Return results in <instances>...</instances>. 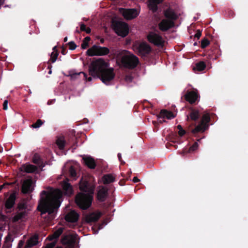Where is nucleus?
<instances>
[{"label":"nucleus","mask_w":248,"mask_h":248,"mask_svg":"<svg viewBox=\"0 0 248 248\" xmlns=\"http://www.w3.org/2000/svg\"><path fill=\"white\" fill-rule=\"evenodd\" d=\"M67 39H68L67 37H65L64 38V41L65 42H66L67 41Z\"/></svg>","instance_id":"680f3d73"},{"label":"nucleus","mask_w":248,"mask_h":248,"mask_svg":"<svg viewBox=\"0 0 248 248\" xmlns=\"http://www.w3.org/2000/svg\"><path fill=\"white\" fill-rule=\"evenodd\" d=\"M54 246H55V243H51L46 246V248H53Z\"/></svg>","instance_id":"49530a36"},{"label":"nucleus","mask_w":248,"mask_h":248,"mask_svg":"<svg viewBox=\"0 0 248 248\" xmlns=\"http://www.w3.org/2000/svg\"><path fill=\"white\" fill-rule=\"evenodd\" d=\"M33 182L31 179L25 180L22 184L21 191L24 194H29L32 192L33 188L32 186Z\"/></svg>","instance_id":"ddd939ff"},{"label":"nucleus","mask_w":248,"mask_h":248,"mask_svg":"<svg viewBox=\"0 0 248 248\" xmlns=\"http://www.w3.org/2000/svg\"><path fill=\"white\" fill-rule=\"evenodd\" d=\"M174 25V22L169 19H163L159 24V29L162 31H166L173 27Z\"/></svg>","instance_id":"4468645a"},{"label":"nucleus","mask_w":248,"mask_h":248,"mask_svg":"<svg viewBox=\"0 0 248 248\" xmlns=\"http://www.w3.org/2000/svg\"><path fill=\"white\" fill-rule=\"evenodd\" d=\"M51 73V70H50V71H49V74H50Z\"/></svg>","instance_id":"0e129e2a"},{"label":"nucleus","mask_w":248,"mask_h":248,"mask_svg":"<svg viewBox=\"0 0 248 248\" xmlns=\"http://www.w3.org/2000/svg\"><path fill=\"white\" fill-rule=\"evenodd\" d=\"M163 0H150L149 1L148 7L149 9L153 12L157 10V4L161 2Z\"/></svg>","instance_id":"a878e982"},{"label":"nucleus","mask_w":248,"mask_h":248,"mask_svg":"<svg viewBox=\"0 0 248 248\" xmlns=\"http://www.w3.org/2000/svg\"><path fill=\"white\" fill-rule=\"evenodd\" d=\"M172 139H173V140L171 141L173 142H178V140H180L179 137H178L177 135H176V133H172Z\"/></svg>","instance_id":"a19ab883"},{"label":"nucleus","mask_w":248,"mask_h":248,"mask_svg":"<svg viewBox=\"0 0 248 248\" xmlns=\"http://www.w3.org/2000/svg\"><path fill=\"white\" fill-rule=\"evenodd\" d=\"M139 54L142 56L148 54L151 51L150 46L146 43H141L138 47Z\"/></svg>","instance_id":"2eb2a0df"},{"label":"nucleus","mask_w":248,"mask_h":248,"mask_svg":"<svg viewBox=\"0 0 248 248\" xmlns=\"http://www.w3.org/2000/svg\"><path fill=\"white\" fill-rule=\"evenodd\" d=\"M210 42L209 40L206 38L202 39L201 41V47L202 48L206 47L208 45H209Z\"/></svg>","instance_id":"58836bf2"},{"label":"nucleus","mask_w":248,"mask_h":248,"mask_svg":"<svg viewBox=\"0 0 248 248\" xmlns=\"http://www.w3.org/2000/svg\"><path fill=\"white\" fill-rule=\"evenodd\" d=\"M103 181L105 185L108 184L115 181V177L111 174H105L103 177Z\"/></svg>","instance_id":"c85d7f7f"},{"label":"nucleus","mask_w":248,"mask_h":248,"mask_svg":"<svg viewBox=\"0 0 248 248\" xmlns=\"http://www.w3.org/2000/svg\"><path fill=\"white\" fill-rule=\"evenodd\" d=\"M62 193L60 189L50 191L43 190L40 194V199L37 210L41 212L42 217L46 221H51L55 218V214L60 206V199Z\"/></svg>","instance_id":"f257e3e1"},{"label":"nucleus","mask_w":248,"mask_h":248,"mask_svg":"<svg viewBox=\"0 0 248 248\" xmlns=\"http://www.w3.org/2000/svg\"><path fill=\"white\" fill-rule=\"evenodd\" d=\"M198 97L197 93L194 91L189 92L185 95L186 100L190 104L194 103L197 99Z\"/></svg>","instance_id":"4be33fe9"},{"label":"nucleus","mask_w":248,"mask_h":248,"mask_svg":"<svg viewBox=\"0 0 248 248\" xmlns=\"http://www.w3.org/2000/svg\"><path fill=\"white\" fill-rule=\"evenodd\" d=\"M109 52V49L107 47H102L94 45L86 51V54L89 56H104Z\"/></svg>","instance_id":"39448f33"},{"label":"nucleus","mask_w":248,"mask_h":248,"mask_svg":"<svg viewBox=\"0 0 248 248\" xmlns=\"http://www.w3.org/2000/svg\"><path fill=\"white\" fill-rule=\"evenodd\" d=\"M42 125H30L31 127L33 128H38L40 127Z\"/></svg>","instance_id":"603ef678"},{"label":"nucleus","mask_w":248,"mask_h":248,"mask_svg":"<svg viewBox=\"0 0 248 248\" xmlns=\"http://www.w3.org/2000/svg\"><path fill=\"white\" fill-rule=\"evenodd\" d=\"M9 184L8 183H5L2 185L0 186V191H1L2 189H3L6 186H9Z\"/></svg>","instance_id":"8fccbe9b"},{"label":"nucleus","mask_w":248,"mask_h":248,"mask_svg":"<svg viewBox=\"0 0 248 248\" xmlns=\"http://www.w3.org/2000/svg\"><path fill=\"white\" fill-rule=\"evenodd\" d=\"M86 26L84 24H80V30L81 31H85L86 29Z\"/></svg>","instance_id":"de8ad7c7"},{"label":"nucleus","mask_w":248,"mask_h":248,"mask_svg":"<svg viewBox=\"0 0 248 248\" xmlns=\"http://www.w3.org/2000/svg\"><path fill=\"white\" fill-rule=\"evenodd\" d=\"M44 123L41 120L38 119L34 124H43Z\"/></svg>","instance_id":"864d4df0"},{"label":"nucleus","mask_w":248,"mask_h":248,"mask_svg":"<svg viewBox=\"0 0 248 248\" xmlns=\"http://www.w3.org/2000/svg\"><path fill=\"white\" fill-rule=\"evenodd\" d=\"M79 218L78 214L74 210H72L68 213L65 216V219L69 222H76Z\"/></svg>","instance_id":"dca6fc26"},{"label":"nucleus","mask_w":248,"mask_h":248,"mask_svg":"<svg viewBox=\"0 0 248 248\" xmlns=\"http://www.w3.org/2000/svg\"><path fill=\"white\" fill-rule=\"evenodd\" d=\"M206 67V65L203 62H200L196 63L195 67H193L194 70L198 71H202Z\"/></svg>","instance_id":"72a5a7b5"},{"label":"nucleus","mask_w":248,"mask_h":248,"mask_svg":"<svg viewBox=\"0 0 248 248\" xmlns=\"http://www.w3.org/2000/svg\"><path fill=\"white\" fill-rule=\"evenodd\" d=\"M120 12L123 15L124 18L127 20H130L136 17L139 13L138 11L134 9H119Z\"/></svg>","instance_id":"9d476101"},{"label":"nucleus","mask_w":248,"mask_h":248,"mask_svg":"<svg viewBox=\"0 0 248 248\" xmlns=\"http://www.w3.org/2000/svg\"><path fill=\"white\" fill-rule=\"evenodd\" d=\"M58 54L59 53L56 49V46H54L53 48V52L51 53L50 55V61L53 63L55 62L57 59Z\"/></svg>","instance_id":"473e14b6"},{"label":"nucleus","mask_w":248,"mask_h":248,"mask_svg":"<svg viewBox=\"0 0 248 248\" xmlns=\"http://www.w3.org/2000/svg\"><path fill=\"white\" fill-rule=\"evenodd\" d=\"M80 73L83 74L84 75V77H85L86 78H87V75H86L85 73H83V72L80 73ZM78 74H79V73Z\"/></svg>","instance_id":"bf43d9fd"},{"label":"nucleus","mask_w":248,"mask_h":248,"mask_svg":"<svg viewBox=\"0 0 248 248\" xmlns=\"http://www.w3.org/2000/svg\"><path fill=\"white\" fill-rule=\"evenodd\" d=\"M28 216L27 211H19L17 210L16 215L12 217L13 222H16L19 221H23Z\"/></svg>","instance_id":"a211bd4d"},{"label":"nucleus","mask_w":248,"mask_h":248,"mask_svg":"<svg viewBox=\"0 0 248 248\" xmlns=\"http://www.w3.org/2000/svg\"><path fill=\"white\" fill-rule=\"evenodd\" d=\"M84 164L90 169H94L96 164L93 158L91 156H85L83 157Z\"/></svg>","instance_id":"412c9836"},{"label":"nucleus","mask_w":248,"mask_h":248,"mask_svg":"<svg viewBox=\"0 0 248 248\" xmlns=\"http://www.w3.org/2000/svg\"><path fill=\"white\" fill-rule=\"evenodd\" d=\"M109 63L102 58H98L93 61L89 66L90 74L94 78H99L101 73L108 67Z\"/></svg>","instance_id":"20e7f679"},{"label":"nucleus","mask_w":248,"mask_h":248,"mask_svg":"<svg viewBox=\"0 0 248 248\" xmlns=\"http://www.w3.org/2000/svg\"><path fill=\"white\" fill-rule=\"evenodd\" d=\"M88 123V120H84L83 122V124H85L86 123Z\"/></svg>","instance_id":"13d9d810"},{"label":"nucleus","mask_w":248,"mask_h":248,"mask_svg":"<svg viewBox=\"0 0 248 248\" xmlns=\"http://www.w3.org/2000/svg\"><path fill=\"white\" fill-rule=\"evenodd\" d=\"M148 41L154 45L158 46H163L165 44V41L159 34L151 32L147 36Z\"/></svg>","instance_id":"6e6552de"},{"label":"nucleus","mask_w":248,"mask_h":248,"mask_svg":"<svg viewBox=\"0 0 248 248\" xmlns=\"http://www.w3.org/2000/svg\"><path fill=\"white\" fill-rule=\"evenodd\" d=\"M16 196L15 193H11L5 202V207L7 209H11L15 204Z\"/></svg>","instance_id":"f3484780"},{"label":"nucleus","mask_w":248,"mask_h":248,"mask_svg":"<svg viewBox=\"0 0 248 248\" xmlns=\"http://www.w3.org/2000/svg\"><path fill=\"white\" fill-rule=\"evenodd\" d=\"M125 80L127 82H131L132 80V77L131 75L126 76Z\"/></svg>","instance_id":"c03bdc74"},{"label":"nucleus","mask_w":248,"mask_h":248,"mask_svg":"<svg viewBox=\"0 0 248 248\" xmlns=\"http://www.w3.org/2000/svg\"><path fill=\"white\" fill-rule=\"evenodd\" d=\"M68 45L69 46V49H71V50H74L75 49H76V48L77 47L76 45L73 41L69 42Z\"/></svg>","instance_id":"79ce46f5"},{"label":"nucleus","mask_w":248,"mask_h":248,"mask_svg":"<svg viewBox=\"0 0 248 248\" xmlns=\"http://www.w3.org/2000/svg\"><path fill=\"white\" fill-rule=\"evenodd\" d=\"M89 43L84 41H83V42L81 44V47L83 49H85L88 46Z\"/></svg>","instance_id":"37998d69"},{"label":"nucleus","mask_w":248,"mask_h":248,"mask_svg":"<svg viewBox=\"0 0 248 248\" xmlns=\"http://www.w3.org/2000/svg\"><path fill=\"white\" fill-rule=\"evenodd\" d=\"M56 144L60 150H63L65 145L64 137L62 136L58 137L56 140Z\"/></svg>","instance_id":"c756f323"},{"label":"nucleus","mask_w":248,"mask_h":248,"mask_svg":"<svg viewBox=\"0 0 248 248\" xmlns=\"http://www.w3.org/2000/svg\"><path fill=\"white\" fill-rule=\"evenodd\" d=\"M202 139V138H200V139H199L197 140L198 141H200V140Z\"/></svg>","instance_id":"e2e57ef3"},{"label":"nucleus","mask_w":248,"mask_h":248,"mask_svg":"<svg viewBox=\"0 0 248 248\" xmlns=\"http://www.w3.org/2000/svg\"><path fill=\"white\" fill-rule=\"evenodd\" d=\"M176 127L177 129L178 130L177 133L180 137H182L186 133V131L182 128L181 125H177Z\"/></svg>","instance_id":"e433bc0d"},{"label":"nucleus","mask_w":248,"mask_h":248,"mask_svg":"<svg viewBox=\"0 0 248 248\" xmlns=\"http://www.w3.org/2000/svg\"><path fill=\"white\" fill-rule=\"evenodd\" d=\"M118 157L119 161H121L122 163H123V164L125 163L124 162L122 159V155L120 153L118 154Z\"/></svg>","instance_id":"09e8293b"},{"label":"nucleus","mask_w":248,"mask_h":248,"mask_svg":"<svg viewBox=\"0 0 248 248\" xmlns=\"http://www.w3.org/2000/svg\"><path fill=\"white\" fill-rule=\"evenodd\" d=\"M62 186L65 195L71 196L73 193V187L72 185L67 182L64 181Z\"/></svg>","instance_id":"b1692460"},{"label":"nucleus","mask_w":248,"mask_h":248,"mask_svg":"<svg viewBox=\"0 0 248 248\" xmlns=\"http://www.w3.org/2000/svg\"><path fill=\"white\" fill-rule=\"evenodd\" d=\"M201 32L200 31H198L196 34H195V37L199 38L201 36Z\"/></svg>","instance_id":"5fc2aeb1"},{"label":"nucleus","mask_w":248,"mask_h":248,"mask_svg":"<svg viewBox=\"0 0 248 248\" xmlns=\"http://www.w3.org/2000/svg\"><path fill=\"white\" fill-rule=\"evenodd\" d=\"M198 146H199V145L197 142H194V144L192 145V146H191L189 148V152L195 151L198 148Z\"/></svg>","instance_id":"ea45409f"},{"label":"nucleus","mask_w":248,"mask_h":248,"mask_svg":"<svg viewBox=\"0 0 248 248\" xmlns=\"http://www.w3.org/2000/svg\"><path fill=\"white\" fill-rule=\"evenodd\" d=\"M100 213H96L94 212L90 213L85 217V220L87 223L95 222L98 221L100 217Z\"/></svg>","instance_id":"6ab92c4d"},{"label":"nucleus","mask_w":248,"mask_h":248,"mask_svg":"<svg viewBox=\"0 0 248 248\" xmlns=\"http://www.w3.org/2000/svg\"><path fill=\"white\" fill-rule=\"evenodd\" d=\"M129 173H130V174H131V173H132V172H131V171L129 172Z\"/></svg>","instance_id":"338daca9"},{"label":"nucleus","mask_w":248,"mask_h":248,"mask_svg":"<svg viewBox=\"0 0 248 248\" xmlns=\"http://www.w3.org/2000/svg\"><path fill=\"white\" fill-rule=\"evenodd\" d=\"M129 173H130V174H131V173H132V172H131V171L129 172Z\"/></svg>","instance_id":"774afa93"},{"label":"nucleus","mask_w":248,"mask_h":248,"mask_svg":"<svg viewBox=\"0 0 248 248\" xmlns=\"http://www.w3.org/2000/svg\"><path fill=\"white\" fill-rule=\"evenodd\" d=\"M5 128V127H4V126H2V127H1L2 129H4V128Z\"/></svg>","instance_id":"69168bd1"},{"label":"nucleus","mask_w":248,"mask_h":248,"mask_svg":"<svg viewBox=\"0 0 248 248\" xmlns=\"http://www.w3.org/2000/svg\"><path fill=\"white\" fill-rule=\"evenodd\" d=\"M70 176L72 178H75L77 177V172L74 167L72 166H70L69 170Z\"/></svg>","instance_id":"4c0bfd02"},{"label":"nucleus","mask_w":248,"mask_h":248,"mask_svg":"<svg viewBox=\"0 0 248 248\" xmlns=\"http://www.w3.org/2000/svg\"><path fill=\"white\" fill-rule=\"evenodd\" d=\"M113 24L114 30L118 35L125 37L128 34L129 28L127 24L121 21L114 22Z\"/></svg>","instance_id":"423d86ee"},{"label":"nucleus","mask_w":248,"mask_h":248,"mask_svg":"<svg viewBox=\"0 0 248 248\" xmlns=\"http://www.w3.org/2000/svg\"><path fill=\"white\" fill-rule=\"evenodd\" d=\"M116 62L121 66L132 69L138 64L139 59L136 56L125 50H121L116 54Z\"/></svg>","instance_id":"7ed1b4c3"},{"label":"nucleus","mask_w":248,"mask_h":248,"mask_svg":"<svg viewBox=\"0 0 248 248\" xmlns=\"http://www.w3.org/2000/svg\"><path fill=\"white\" fill-rule=\"evenodd\" d=\"M199 116V111L197 110H192L189 114L190 119L194 121L197 120Z\"/></svg>","instance_id":"c9c22d12"},{"label":"nucleus","mask_w":248,"mask_h":248,"mask_svg":"<svg viewBox=\"0 0 248 248\" xmlns=\"http://www.w3.org/2000/svg\"><path fill=\"white\" fill-rule=\"evenodd\" d=\"M38 237L37 235L31 237L27 242V246L29 247H32L36 245L38 243Z\"/></svg>","instance_id":"7c9ffc66"},{"label":"nucleus","mask_w":248,"mask_h":248,"mask_svg":"<svg viewBox=\"0 0 248 248\" xmlns=\"http://www.w3.org/2000/svg\"><path fill=\"white\" fill-rule=\"evenodd\" d=\"M16 209L19 211H27V202L24 200L20 202L17 204Z\"/></svg>","instance_id":"2f4dec72"},{"label":"nucleus","mask_w":248,"mask_h":248,"mask_svg":"<svg viewBox=\"0 0 248 248\" xmlns=\"http://www.w3.org/2000/svg\"><path fill=\"white\" fill-rule=\"evenodd\" d=\"M90 39H90V37L87 36V37H85V38H84V40H83V41H86V42H88V43H89V42L90 41Z\"/></svg>","instance_id":"6e6d98bb"},{"label":"nucleus","mask_w":248,"mask_h":248,"mask_svg":"<svg viewBox=\"0 0 248 248\" xmlns=\"http://www.w3.org/2000/svg\"><path fill=\"white\" fill-rule=\"evenodd\" d=\"M92 79V78L91 77H89L88 78H87V80L89 81H91Z\"/></svg>","instance_id":"052dcab7"},{"label":"nucleus","mask_w":248,"mask_h":248,"mask_svg":"<svg viewBox=\"0 0 248 248\" xmlns=\"http://www.w3.org/2000/svg\"><path fill=\"white\" fill-rule=\"evenodd\" d=\"M108 196V190L105 188L102 187L99 189L97 193V199L100 202H104Z\"/></svg>","instance_id":"aec40b11"},{"label":"nucleus","mask_w":248,"mask_h":248,"mask_svg":"<svg viewBox=\"0 0 248 248\" xmlns=\"http://www.w3.org/2000/svg\"><path fill=\"white\" fill-rule=\"evenodd\" d=\"M32 162L34 164L39 166L40 167L43 168L45 166V165H44L43 164V161L42 159L37 153L34 155L33 157L32 158Z\"/></svg>","instance_id":"bb28decb"},{"label":"nucleus","mask_w":248,"mask_h":248,"mask_svg":"<svg viewBox=\"0 0 248 248\" xmlns=\"http://www.w3.org/2000/svg\"><path fill=\"white\" fill-rule=\"evenodd\" d=\"M22 169L27 173H32L36 171L37 168L31 164H24L22 165Z\"/></svg>","instance_id":"393cba45"},{"label":"nucleus","mask_w":248,"mask_h":248,"mask_svg":"<svg viewBox=\"0 0 248 248\" xmlns=\"http://www.w3.org/2000/svg\"><path fill=\"white\" fill-rule=\"evenodd\" d=\"M61 242L68 248H73L76 243V237L72 234L64 235L62 238Z\"/></svg>","instance_id":"1a4fd4ad"},{"label":"nucleus","mask_w":248,"mask_h":248,"mask_svg":"<svg viewBox=\"0 0 248 248\" xmlns=\"http://www.w3.org/2000/svg\"><path fill=\"white\" fill-rule=\"evenodd\" d=\"M85 31H86L87 33H90L91 31V30L89 28H87Z\"/></svg>","instance_id":"4d7b16f0"},{"label":"nucleus","mask_w":248,"mask_h":248,"mask_svg":"<svg viewBox=\"0 0 248 248\" xmlns=\"http://www.w3.org/2000/svg\"><path fill=\"white\" fill-rule=\"evenodd\" d=\"M175 115L171 111H168L166 109L161 110L158 116V118L159 120V123H165V119H171L174 118Z\"/></svg>","instance_id":"f8f14e48"},{"label":"nucleus","mask_w":248,"mask_h":248,"mask_svg":"<svg viewBox=\"0 0 248 248\" xmlns=\"http://www.w3.org/2000/svg\"><path fill=\"white\" fill-rule=\"evenodd\" d=\"M140 181V180L138 179L137 177H134L133 179V182L134 183H137Z\"/></svg>","instance_id":"3c124183"},{"label":"nucleus","mask_w":248,"mask_h":248,"mask_svg":"<svg viewBox=\"0 0 248 248\" xmlns=\"http://www.w3.org/2000/svg\"><path fill=\"white\" fill-rule=\"evenodd\" d=\"M194 128H189L187 132H190L192 136L199 137V135L202 134L208 127L209 125H196Z\"/></svg>","instance_id":"9b49d317"},{"label":"nucleus","mask_w":248,"mask_h":248,"mask_svg":"<svg viewBox=\"0 0 248 248\" xmlns=\"http://www.w3.org/2000/svg\"><path fill=\"white\" fill-rule=\"evenodd\" d=\"M95 185L83 178L80 181L79 189L81 192L78 193L75 197V202L78 207L82 210L88 209L93 201Z\"/></svg>","instance_id":"f03ea898"},{"label":"nucleus","mask_w":248,"mask_h":248,"mask_svg":"<svg viewBox=\"0 0 248 248\" xmlns=\"http://www.w3.org/2000/svg\"><path fill=\"white\" fill-rule=\"evenodd\" d=\"M63 231V228H59L57 229L52 235V238L51 239H57L59 237V236L62 233Z\"/></svg>","instance_id":"f704fd0d"},{"label":"nucleus","mask_w":248,"mask_h":248,"mask_svg":"<svg viewBox=\"0 0 248 248\" xmlns=\"http://www.w3.org/2000/svg\"><path fill=\"white\" fill-rule=\"evenodd\" d=\"M7 105H8V101L5 100L3 103V109L4 110H6L7 109Z\"/></svg>","instance_id":"a18cd8bd"},{"label":"nucleus","mask_w":248,"mask_h":248,"mask_svg":"<svg viewBox=\"0 0 248 248\" xmlns=\"http://www.w3.org/2000/svg\"><path fill=\"white\" fill-rule=\"evenodd\" d=\"M115 75L114 69L108 67L101 73L99 78H101L103 83L107 84L114 78Z\"/></svg>","instance_id":"0eeeda50"},{"label":"nucleus","mask_w":248,"mask_h":248,"mask_svg":"<svg viewBox=\"0 0 248 248\" xmlns=\"http://www.w3.org/2000/svg\"><path fill=\"white\" fill-rule=\"evenodd\" d=\"M164 15L166 17L169 18V20H175L178 17V15L171 9H168L164 12Z\"/></svg>","instance_id":"5701e85b"},{"label":"nucleus","mask_w":248,"mask_h":248,"mask_svg":"<svg viewBox=\"0 0 248 248\" xmlns=\"http://www.w3.org/2000/svg\"><path fill=\"white\" fill-rule=\"evenodd\" d=\"M214 116V114L209 113H204L202 118L201 124H206L211 122V119Z\"/></svg>","instance_id":"cd10ccee"}]
</instances>
